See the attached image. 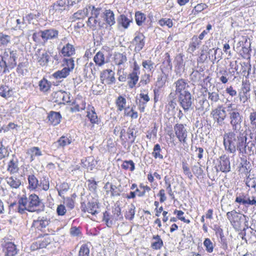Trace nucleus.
Instances as JSON below:
<instances>
[{"label":"nucleus","instance_id":"60","mask_svg":"<svg viewBox=\"0 0 256 256\" xmlns=\"http://www.w3.org/2000/svg\"><path fill=\"white\" fill-rule=\"evenodd\" d=\"M90 250L86 244H82L79 250L78 256H89Z\"/></svg>","mask_w":256,"mask_h":256},{"label":"nucleus","instance_id":"30","mask_svg":"<svg viewBox=\"0 0 256 256\" xmlns=\"http://www.w3.org/2000/svg\"><path fill=\"white\" fill-rule=\"evenodd\" d=\"M7 170L10 174L16 173L19 170L18 161L17 159L12 158L8 163Z\"/></svg>","mask_w":256,"mask_h":256},{"label":"nucleus","instance_id":"2","mask_svg":"<svg viewBox=\"0 0 256 256\" xmlns=\"http://www.w3.org/2000/svg\"><path fill=\"white\" fill-rule=\"evenodd\" d=\"M241 150L240 154L242 156L246 154L250 155L254 154V150H256V136L253 140L247 142V137L246 134L243 133L242 140L241 142Z\"/></svg>","mask_w":256,"mask_h":256},{"label":"nucleus","instance_id":"36","mask_svg":"<svg viewBox=\"0 0 256 256\" xmlns=\"http://www.w3.org/2000/svg\"><path fill=\"white\" fill-rule=\"evenodd\" d=\"M88 14V8L86 7L83 10H79L77 12L74 13L72 16L73 20H76L83 19Z\"/></svg>","mask_w":256,"mask_h":256},{"label":"nucleus","instance_id":"40","mask_svg":"<svg viewBox=\"0 0 256 256\" xmlns=\"http://www.w3.org/2000/svg\"><path fill=\"white\" fill-rule=\"evenodd\" d=\"M38 86L41 91L46 92L50 88L51 84L47 80L43 78L39 82Z\"/></svg>","mask_w":256,"mask_h":256},{"label":"nucleus","instance_id":"4","mask_svg":"<svg viewBox=\"0 0 256 256\" xmlns=\"http://www.w3.org/2000/svg\"><path fill=\"white\" fill-rule=\"evenodd\" d=\"M210 115L213 119L220 126H222L224 124V120L226 117V108L222 105H219L210 112Z\"/></svg>","mask_w":256,"mask_h":256},{"label":"nucleus","instance_id":"17","mask_svg":"<svg viewBox=\"0 0 256 256\" xmlns=\"http://www.w3.org/2000/svg\"><path fill=\"white\" fill-rule=\"evenodd\" d=\"M132 42L135 46L134 52H138L143 48L145 44V36L142 34L139 33L135 36Z\"/></svg>","mask_w":256,"mask_h":256},{"label":"nucleus","instance_id":"29","mask_svg":"<svg viewBox=\"0 0 256 256\" xmlns=\"http://www.w3.org/2000/svg\"><path fill=\"white\" fill-rule=\"evenodd\" d=\"M140 74L131 72L128 76V84L130 88H132L135 86L139 79Z\"/></svg>","mask_w":256,"mask_h":256},{"label":"nucleus","instance_id":"53","mask_svg":"<svg viewBox=\"0 0 256 256\" xmlns=\"http://www.w3.org/2000/svg\"><path fill=\"white\" fill-rule=\"evenodd\" d=\"M10 88L8 86L4 84L0 85V95L6 98L10 96Z\"/></svg>","mask_w":256,"mask_h":256},{"label":"nucleus","instance_id":"3","mask_svg":"<svg viewBox=\"0 0 256 256\" xmlns=\"http://www.w3.org/2000/svg\"><path fill=\"white\" fill-rule=\"evenodd\" d=\"M226 216L234 228L236 230L241 228L242 223L246 220L244 215L238 213L235 210L228 212Z\"/></svg>","mask_w":256,"mask_h":256},{"label":"nucleus","instance_id":"55","mask_svg":"<svg viewBox=\"0 0 256 256\" xmlns=\"http://www.w3.org/2000/svg\"><path fill=\"white\" fill-rule=\"evenodd\" d=\"M93 16H90L88 18V25L90 26L95 27L97 24L100 28L103 27L104 24H102L100 22H98L96 19Z\"/></svg>","mask_w":256,"mask_h":256},{"label":"nucleus","instance_id":"20","mask_svg":"<svg viewBox=\"0 0 256 256\" xmlns=\"http://www.w3.org/2000/svg\"><path fill=\"white\" fill-rule=\"evenodd\" d=\"M10 206L21 214L25 213L26 210L29 212L28 206H26V200L24 199H19L18 204L14 202L10 204Z\"/></svg>","mask_w":256,"mask_h":256},{"label":"nucleus","instance_id":"26","mask_svg":"<svg viewBox=\"0 0 256 256\" xmlns=\"http://www.w3.org/2000/svg\"><path fill=\"white\" fill-rule=\"evenodd\" d=\"M242 89L243 90V95L242 96L241 93H239L240 98V100H244L243 102L244 103L250 98V96H247V94L250 90V84L242 82Z\"/></svg>","mask_w":256,"mask_h":256},{"label":"nucleus","instance_id":"46","mask_svg":"<svg viewBox=\"0 0 256 256\" xmlns=\"http://www.w3.org/2000/svg\"><path fill=\"white\" fill-rule=\"evenodd\" d=\"M132 22L131 20L128 19L125 15L122 14L120 16V18L118 20L119 24H121L122 26L124 28H128L130 23Z\"/></svg>","mask_w":256,"mask_h":256},{"label":"nucleus","instance_id":"41","mask_svg":"<svg viewBox=\"0 0 256 256\" xmlns=\"http://www.w3.org/2000/svg\"><path fill=\"white\" fill-rule=\"evenodd\" d=\"M28 181L29 186L31 189L34 190L38 187V180L34 174L28 176Z\"/></svg>","mask_w":256,"mask_h":256},{"label":"nucleus","instance_id":"54","mask_svg":"<svg viewBox=\"0 0 256 256\" xmlns=\"http://www.w3.org/2000/svg\"><path fill=\"white\" fill-rule=\"evenodd\" d=\"M122 167L124 170H130L132 172L135 169L134 163L132 160H124L122 164Z\"/></svg>","mask_w":256,"mask_h":256},{"label":"nucleus","instance_id":"64","mask_svg":"<svg viewBox=\"0 0 256 256\" xmlns=\"http://www.w3.org/2000/svg\"><path fill=\"white\" fill-rule=\"evenodd\" d=\"M249 118L252 128L256 129V112L253 111L250 114Z\"/></svg>","mask_w":256,"mask_h":256},{"label":"nucleus","instance_id":"23","mask_svg":"<svg viewBox=\"0 0 256 256\" xmlns=\"http://www.w3.org/2000/svg\"><path fill=\"white\" fill-rule=\"evenodd\" d=\"M48 118L51 124L56 126L60 123L62 116L58 112L51 111L48 114Z\"/></svg>","mask_w":256,"mask_h":256},{"label":"nucleus","instance_id":"12","mask_svg":"<svg viewBox=\"0 0 256 256\" xmlns=\"http://www.w3.org/2000/svg\"><path fill=\"white\" fill-rule=\"evenodd\" d=\"M175 134L178 140L183 143L186 142L188 132L182 124H176L174 126Z\"/></svg>","mask_w":256,"mask_h":256},{"label":"nucleus","instance_id":"21","mask_svg":"<svg viewBox=\"0 0 256 256\" xmlns=\"http://www.w3.org/2000/svg\"><path fill=\"white\" fill-rule=\"evenodd\" d=\"M102 17L106 22V24L110 26H112L116 24L114 14V12L110 9L106 10L104 12H103Z\"/></svg>","mask_w":256,"mask_h":256},{"label":"nucleus","instance_id":"7","mask_svg":"<svg viewBox=\"0 0 256 256\" xmlns=\"http://www.w3.org/2000/svg\"><path fill=\"white\" fill-rule=\"evenodd\" d=\"M235 202L248 207L256 204V197L244 192L237 194Z\"/></svg>","mask_w":256,"mask_h":256},{"label":"nucleus","instance_id":"25","mask_svg":"<svg viewBox=\"0 0 256 256\" xmlns=\"http://www.w3.org/2000/svg\"><path fill=\"white\" fill-rule=\"evenodd\" d=\"M242 239L244 240L246 243L254 244L256 242V230L251 229L247 233L245 232Z\"/></svg>","mask_w":256,"mask_h":256},{"label":"nucleus","instance_id":"49","mask_svg":"<svg viewBox=\"0 0 256 256\" xmlns=\"http://www.w3.org/2000/svg\"><path fill=\"white\" fill-rule=\"evenodd\" d=\"M58 191V195L62 196L70 188V186L67 182H64L61 184L58 188L56 187Z\"/></svg>","mask_w":256,"mask_h":256},{"label":"nucleus","instance_id":"19","mask_svg":"<svg viewBox=\"0 0 256 256\" xmlns=\"http://www.w3.org/2000/svg\"><path fill=\"white\" fill-rule=\"evenodd\" d=\"M4 256H16L18 254V250L16 245L12 242H6L3 246L2 250Z\"/></svg>","mask_w":256,"mask_h":256},{"label":"nucleus","instance_id":"38","mask_svg":"<svg viewBox=\"0 0 256 256\" xmlns=\"http://www.w3.org/2000/svg\"><path fill=\"white\" fill-rule=\"evenodd\" d=\"M126 99L124 97L121 96H118L116 101L118 110L120 112L122 110H125V108H126Z\"/></svg>","mask_w":256,"mask_h":256},{"label":"nucleus","instance_id":"13","mask_svg":"<svg viewBox=\"0 0 256 256\" xmlns=\"http://www.w3.org/2000/svg\"><path fill=\"white\" fill-rule=\"evenodd\" d=\"M218 170L223 172H228L230 170V158L226 154L221 156L220 158L219 164L216 171Z\"/></svg>","mask_w":256,"mask_h":256},{"label":"nucleus","instance_id":"15","mask_svg":"<svg viewBox=\"0 0 256 256\" xmlns=\"http://www.w3.org/2000/svg\"><path fill=\"white\" fill-rule=\"evenodd\" d=\"M37 62L42 66H46L49 62L50 56L47 52L38 50L35 54Z\"/></svg>","mask_w":256,"mask_h":256},{"label":"nucleus","instance_id":"1","mask_svg":"<svg viewBox=\"0 0 256 256\" xmlns=\"http://www.w3.org/2000/svg\"><path fill=\"white\" fill-rule=\"evenodd\" d=\"M243 133L236 136L234 132L224 133L223 136V144L224 150L228 152L234 154L236 150L240 154L241 150V142L242 140Z\"/></svg>","mask_w":256,"mask_h":256},{"label":"nucleus","instance_id":"56","mask_svg":"<svg viewBox=\"0 0 256 256\" xmlns=\"http://www.w3.org/2000/svg\"><path fill=\"white\" fill-rule=\"evenodd\" d=\"M135 209L136 207L134 204H131L128 212H126L125 217L126 218L130 220H132L134 218L135 214Z\"/></svg>","mask_w":256,"mask_h":256},{"label":"nucleus","instance_id":"44","mask_svg":"<svg viewBox=\"0 0 256 256\" xmlns=\"http://www.w3.org/2000/svg\"><path fill=\"white\" fill-rule=\"evenodd\" d=\"M135 20L136 24L141 26L146 20V15L140 12H137L135 14Z\"/></svg>","mask_w":256,"mask_h":256},{"label":"nucleus","instance_id":"8","mask_svg":"<svg viewBox=\"0 0 256 256\" xmlns=\"http://www.w3.org/2000/svg\"><path fill=\"white\" fill-rule=\"evenodd\" d=\"M10 70L14 68L16 65L17 52L10 48L5 50L3 54L1 56Z\"/></svg>","mask_w":256,"mask_h":256},{"label":"nucleus","instance_id":"9","mask_svg":"<svg viewBox=\"0 0 256 256\" xmlns=\"http://www.w3.org/2000/svg\"><path fill=\"white\" fill-rule=\"evenodd\" d=\"M29 201L28 206L29 212H34L39 210L40 208L43 210L44 205L39 198L38 196L36 194H32L28 197Z\"/></svg>","mask_w":256,"mask_h":256},{"label":"nucleus","instance_id":"16","mask_svg":"<svg viewBox=\"0 0 256 256\" xmlns=\"http://www.w3.org/2000/svg\"><path fill=\"white\" fill-rule=\"evenodd\" d=\"M173 86L175 88L176 94L178 95L184 91H188L187 89L189 87L188 80L183 78L178 80L174 83Z\"/></svg>","mask_w":256,"mask_h":256},{"label":"nucleus","instance_id":"18","mask_svg":"<svg viewBox=\"0 0 256 256\" xmlns=\"http://www.w3.org/2000/svg\"><path fill=\"white\" fill-rule=\"evenodd\" d=\"M65 0H60L57 1L50 8V13L52 15L58 16L65 10Z\"/></svg>","mask_w":256,"mask_h":256},{"label":"nucleus","instance_id":"10","mask_svg":"<svg viewBox=\"0 0 256 256\" xmlns=\"http://www.w3.org/2000/svg\"><path fill=\"white\" fill-rule=\"evenodd\" d=\"M115 72L112 70L106 69L102 71L100 78L102 84L111 85L116 82Z\"/></svg>","mask_w":256,"mask_h":256},{"label":"nucleus","instance_id":"47","mask_svg":"<svg viewBox=\"0 0 256 256\" xmlns=\"http://www.w3.org/2000/svg\"><path fill=\"white\" fill-rule=\"evenodd\" d=\"M162 149L159 144H157L154 145L152 155L156 158L163 159V156L160 154Z\"/></svg>","mask_w":256,"mask_h":256},{"label":"nucleus","instance_id":"32","mask_svg":"<svg viewBox=\"0 0 256 256\" xmlns=\"http://www.w3.org/2000/svg\"><path fill=\"white\" fill-rule=\"evenodd\" d=\"M152 240L151 247L154 250H160L163 246V241L159 235H156L152 236Z\"/></svg>","mask_w":256,"mask_h":256},{"label":"nucleus","instance_id":"52","mask_svg":"<svg viewBox=\"0 0 256 256\" xmlns=\"http://www.w3.org/2000/svg\"><path fill=\"white\" fill-rule=\"evenodd\" d=\"M50 242L51 239L49 237H46L43 240L36 242V244L38 245L37 248H46V246Z\"/></svg>","mask_w":256,"mask_h":256},{"label":"nucleus","instance_id":"48","mask_svg":"<svg viewBox=\"0 0 256 256\" xmlns=\"http://www.w3.org/2000/svg\"><path fill=\"white\" fill-rule=\"evenodd\" d=\"M86 211L93 215L96 214L98 212L97 210L98 206L96 202H88L86 208Z\"/></svg>","mask_w":256,"mask_h":256},{"label":"nucleus","instance_id":"35","mask_svg":"<svg viewBox=\"0 0 256 256\" xmlns=\"http://www.w3.org/2000/svg\"><path fill=\"white\" fill-rule=\"evenodd\" d=\"M69 70L63 68L61 70H57L52 74V76L56 79H60L66 78L70 74Z\"/></svg>","mask_w":256,"mask_h":256},{"label":"nucleus","instance_id":"14","mask_svg":"<svg viewBox=\"0 0 256 256\" xmlns=\"http://www.w3.org/2000/svg\"><path fill=\"white\" fill-rule=\"evenodd\" d=\"M40 35L43 42L46 43L48 40L57 38L58 35V31L54 28L44 30H40Z\"/></svg>","mask_w":256,"mask_h":256},{"label":"nucleus","instance_id":"59","mask_svg":"<svg viewBox=\"0 0 256 256\" xmlns=\"http://www.w3.org/2000/svg\"><path fill=\"white\" fill-rule=\"evenodd\" d=\"M129 107L125 108L124 115L130 117L132 119H136L138 117V114L136 111L134 110V107H132L130 111H128Z\"/></svg>","mask_w":256,"mask_h":256},{"label":"nucleus","instance_id":"50","mask_svg":"<svg viewBox=\"0 0 256 256\" xmlns=\"http://www.w3.org/2000/svg\"><path fill=\"white\" fill-rule=\"evenodd\" d=\"M10 70V68L0 55V73H8Z\"/></svg>","mask_w":256,"mask_h":256},{"label":"nucleus","instance_id":"62","mask_svg":"<svg viewBox=\"0 0 256 256\" xmlns=\"http://www.w3.org/2000/svg\"><path fill=\"white\" fill-rule=\"evenodd\" d=\"M70 234L72 237H78L81 236V232L79 228L72 226L70 229Z\"/></svg>","mask_w":256,"mask_h":256},{"label":"nucleus","instance_id":"22","mask_svg":"<svg viewBox=\"0 0 256 256\" xmlns=\"http://www.w3.org/2000/svg\"><path fill=\"white\" fill-rule=\"evenodd\" d=\"M86 116L89 119L91 123L96 124L98 122L97 114L95 112L94 106L88 105L86 110Z\"/></svg>","mask_w":256,"mask_h":256},{"label":"nucleus","instance_id":"34","mask_svg":"<svg viewBox=\"0 0 256 256\" xmlns=\"http://www.w3.org/2000/svg\"><path fill=\"white\" fill-rule=\"evenodd\" d=\"M127 60L126 55L124 53H116L114 56V62L120 66L124 64Z\"/></svg>","mask_w":256,"mask_h":256},{"label":"nucleus","instance_id":"24","mask_svg":"<svg viewBox=\"0 0 256 256\" xmlns=\"http://www.w3.org/2000/svg\"><path fill=\"white\" fill-rule=\"evenodd\" d=\"M72 142V138L66 136H61L56 142H54L52 146L58 148L60 147L64 148V146L70 144Z\"/></svg>","mask_w":256,"mask_h":256},{"label":"nucleus","instance_id":"58","mask_svg":"<svg viewBox=\"0 0 256 256\" xmlns=\"http://www.w3.org/2000/svg\"><path fill=\"white\" fill-rule=\"evenodd\" d=\"M120 186L119 187H118L115 185H113L112 184L110 185V192L112 196H119L120 195L121 190H120Z\"/></svg>","mask_w":256,"mask_h":256},{"label":"nucleus","instance_id":"5","mask_svg":"<svg viewBox=\"0 0 256 256\" xmlns=\"http://www.w3.org/2000/svg\"><path fill=\"white\" fill-rule=\"evenodd\" d=\"M230 123L234 131H237L241 128L242 116L236 110L232 109L228 114Z\"/></svg>","mask_w":256,"mask_h":256},{"label":"nucleus","instance_id":"6","mask_svg":"<svg viewBox=\"0 0 256 256\" xmlns=\"http://www.w3.org/2000/svg\"><path fill=\"white\" fill-rule=\"evenodd\" d=\"M180 106L185 112H188L192 108L193 98L191 94L188 91H184L178 96Z\"/></svg>","mask_w":256,"mask_h":256},{"label":"nucleus","instance_id":"51","mask_svg":"<svg viewBox=\"0 0 256 256\" xmlns=\"http://www.w3.org/2000/svg\"><path fill=\"white\" fill-rule=\"evenodd\" d=\"M192 172L198 178L200 176L203 174V170L201 168L200 162H198L197 164L193 166L192 168Z\"/></svg>","mask_w":256,"mask_h":256},{"label":"nucleus","instance_id":"42","mask_svg":"<svg viewBox=\"0 0 256 256\" xmlns=\"http://www.w3.org/2000/svg\"><path fill=\"white\" fill-rule=\"evenodd\" d=\"M142 66L144 70L148 72L153 71L154 69V64L150 60H144Z\"/></svg>","mask_w":256,"mask_h":256},{"label":"nucleus","instance_id":"28","mask_svg":"<svg viewBox=\"0 0 256 256\" xmlns=\"http://www.w3.org/2000/svg\"><path fill=\"white\" fill-rule=\"evenodd\" d=\"M50 224V220L47 218L44 217H39L38 219L34 220V224L37 227V228L40 230L42 228H46Z\"/></svg>","mask_w":256,"mask_h":256},{"label":"nucleus","instance_id":"27","mask_svg":"<svg viewBox=\"0 0 256 256\" xmlns=\"http://www.w3.org/2000/svg\"><path fill=\"white\" fill-rule=\"evenodd\" d=\"M61 53L64 56H70L75 53V48L73 45L68 43L62 48Z\"/></svg>","mask_w":256,"mask_h":256},{"label":"nucleus","instance_id":"37","mask_svg":"<svg viewBox=\"0 0 256 256\" xmlns=\"http://www.w3.org/2000/svg\"><path fill=\"white\" fill-rule=\"evenodd\" d=\"M27 154L30 155V161L34 160L36 156H38L42 155V152L38 147H32L28 149Z\"/></svg>","mask_w":256,"mask_h":256},{"label":"nucleus","instance_id":"31","mask_svg":"<svg viewBox=\"0 0 256 256\" xmlns=\"http://www.w3.org/2000/svg\"><path fill=\"white\" fill-rule=\"evenodd\" d=\"M6 183L12 188H17L21 184L20 180L14 176L6 177Z\"/></svg>","mask_w":256,"mask_h":256},{"label":"nucleus","instance_id":"63","mask_svg":"<svg viewBox=\"0 0 256 256\" xmlns=\"http://www.w3.org/2000/svg\"><path fill=\"white\" fill-rule=\"evenodd\" d=\"M38 187L42 188L45 191L48 190L50 188L49 181L48 179L44 178L43 180H40Z\"/></svg>","mask_w":256,"mask_h":256},{"label":"nucleus","instance_id":"43","mask_svg":"<svg viewBox=\"0 0 256 256\" xmlns=\"http://www.w3.org/2000/svg\"><path fill=\"white\" fill-rule=\"evenodd\" d=\"M216 234L219 236L220 238V242L222 244V247L224 249H226L228 248V244L226 238H224L223 230L222 228L218 229L216 232Z\"/></svg>","mask_w":256,"mask_h":256},{"label":"nucleus","instance_id":"61","mask_svg":"<svg viewBox=\"0 0 256 256\" xmlns=\"http://www.w3.org/2000/svg\"><path fill=\"white\" fill-rule=\"evenodd\" d=\"M158 24L162 26H166L168 28H172L173 23L170 18H162L158 21Z\"/></svg>","mask_w":256,"mask_h":256},{"label":"nucleus","instance_id":"39","mask_svg":"<svg viewBox=\"0 0 256 256\" xmlns=\"http://www.w3.org/2000/svg\"><path fill=\"white\" fill-rule=\"evenodd\" d=\"M208 99L210 102L211 105L213 104L218 102L220 100V95L218 91L217 92H208Z\"/></svg>","mask_w":256,"mask_h":256},{"label":"nucleus","instance_id":"57","mask_svg":"<svg viewBox=\"0 0 256 256\" xmlns=\"http://www.w3.org/2000/svg\"><path fill=\"white\" fill-rule=\"evenodd\" d=\"M88 10H91V14L92 16L97 18L100 14V11L102 10L101 8H96L94 6L89 5L87 6Z\"/></svg>","mask_w":256,"mask_h":256},{"label":"nucleus","instance_id":"45","mask_svg":"<svg viewBox=\"0 0 256 256\" xmlns=\"http://www.w3.org/2000/svg\"><path fill=\"white\" fill-rule=\"evenodd\" d=\"M64 63L62 66H64V68H66V69L69 70L68 72H70L72 71L74 67V60L72 58H64Z\"/></svg>","mask_w":256,"mask_h":256},{"label":"nucleus","instance_id":"11","mask_svg":"<svg viewBox=\"0 0 256 256\" xmlns=\"http://www.w3.org/2000/svg\"><path fill=\"white\" fill-rule=\"evenodd\" d=\"M53 100L58 104H65L70 102V94L62 90L54 92L52 94Z\"/></svg>","mask_w":256,"mask_h":256},{"label":"nucleus","instance_id":"33","mask_svg":"<svg viewBox=\"0 0 256 256\" xmlns=\"http://www.w3.org/2000/svg\"><path fill=\"white\" fill-rule=\"evenodd\" d=\"M94 61L96 64L99 66H103L106 63L105 56L104 53L100 51L98 52L94 58Z\"/></svg>","mask_w":256,"mask_h":256}]
</instances>
